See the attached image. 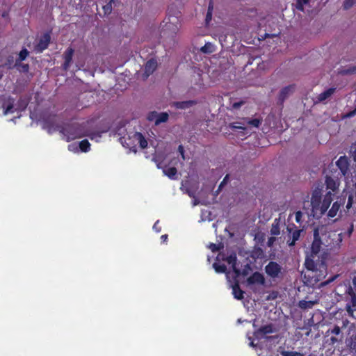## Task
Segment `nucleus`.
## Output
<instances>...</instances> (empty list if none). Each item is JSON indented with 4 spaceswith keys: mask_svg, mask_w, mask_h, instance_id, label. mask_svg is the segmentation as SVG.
<instances>
[{
    "mask_svg": "<svg viewBox=\"0 0 356 356\" xmlns=\"http://www.w3.org/2000/svg\"><path fill=\"white\" fill-rule=\"evenodd\" d=\"M42 127L49 134L58 131L66 138L67 141L72 140L78 138L88 135L86 123L81 124L73 122L58 125L55 123L54 118L46 119L43 121Z\"/></svg>",
    "mask_w": 356,
    "mask_h": 356,
    "instance_id": "obj_1",
    "label": "nucleus"
},
{
    "mask_svg": "<svg viewBox=\"0 0 356 356\" xmlns=\"http://www.w3.org/2000/svg\"><path fill=\"white\" fill-rule=\"evenodd\" d=\"M321 202V196L318 195V193L316 192L312 194L311 202H307V204L309 206L312 207L311 209H306L305 206H304L303 210H305V213L307 215V216L309 218L310 216H312L314 218L318 219L321 215H318L317 212H320L321 208H319Z\"/></svg>",
    "mask_w": 356,
    "mask_h": 356,
    "instance_id": "obj_2",
    "label": "nucleus"
},
{
    "mask_svg": "<svg viewBox=\"0 0 356 356\" xmlns=\"http://www.w3.org/2000/svg\"><path fill=\"white\" fill-rule=\"evenodd\" d=\"M282 267L276 261H270L265 266V272L272 279L279 278L282 276Z\"/></svg>",
    "mask_w": 356,
    "mask_h": 356,
    "instance_id": "obj_3",
    "label": "nucleus"
},
{
    "mask_svg": "<svg viewBox=\"0 0 356 356\" xmlns=\"http://www.w3.org/2000/svg\"><path fill=\"white\" fill-rule=\"evenodd\" d=\"M125 125L126 122L122 120L119 122L113 129V132L115 135L120 136L119 140L124 147H129L130 143L127 142V140L125 138V136L127 134Z\"/></svg>",
    "mask_w": 356,
    "mask_h": 356,
    "instance_id": "obj_4",
    "label": "nucleus"
},
{
    "mask_svg": "<svg viewBox=\"0 0 356 356\" xmlns=\"http://www.w3.org/2000/svg\"><path fill=\"white\" fill-rule=\"evenodd\" d=\"M314 241L311 245V257H315L321 250L322 243L319 237L318 228L314 229Z\"/></svg>",
    "mask_w": 356,
    "mask_h": 356,
    "instance_id": "obj_5",
    "label": "nucleus"
},
{
    "mask_svg": "<svg viewBox=\"0 0 356 356\" xmlns=\"http://www.w3.org/2000/svg\"><path fill=\"white\" fill-rule=\"evenodd\" d=\"M286 229L289 232V238L292 239L291 242L288 241L289 245L290 246L294 245L296 242L299 239L302 229H298L296 227V224H287Z\"/></svg>",
    "mask_w": 356,
    "mask_h": 356,
    "instance_id": "obj_6",
    "label": "nucleus"
},
{
    "mask_svg": "<svg viewBox=\"0 0 356 356\" xmlns=\"http://www.w3.org/2000/svg\"><path fill=\"white\" fill-rule=\"evenodd\" d=\"M51 40L49 33H44L40 39L38 43L35 46L34 49L36 52L41 53L46 49Z\"/></svg>",
    "mask_w": 356,
    "mask_h": 356,
    "instance_id": "obj_7",
    "label": "nucleus"
},
{
    "mask_svg": "<svg viewBox=\"0 0 356 356\" xmlns=\"http://www.w3.org/2000/svg\"><path fill=\"white\" fill-rule=\"evenodd\" d=\"M337 166L340 170L342 175L346 176L349 172V159L346 156H341L336 162Z\"/></svg>",
    "mask_w": 356,
    "mask_h": 356,
    "instance_id": "obj_8",
    "label": "nucleus"
},
{
    "mask_svg": "<svg viewBox=\"0 0 356 356\" xmlns=\"http://www.w3.org/2000/svg\"><path fill=\"white\" fill-rule=\"evenodd\" d=\"M265 278L263 274H261L259 272H254L253 273L248 279H247V283L248 285H252V284H260V285H264L265 284Z\"/></svg>",
    "mask_w": 356,
    "mask_h": 356,
    "instance_id": "obj_9",
    "label": "nucleus"
},
{
    "mask_svg": "<svg viewBox=\"0 0 356 356\" xmlns=\"http://www.w3.org/2000/svg\"><path fill=\"white\" fill-rule=\"evenodd\" d=\"M274 332L275 330L273 329V325L272 324H268L263 325L257 330H255L254 332V336L257 339H260L264 335L267 334H271L273 333Z\"/></svg>",
    "mask_w": 356,
    "mask_h": 356,
    "instance_id": "obj_10",
    "label": "nucleus"
},
{
    "mask_svg": "<svg viewBox=\"0 0 356 356\" xmlns=\"http://www.w3.org/2000/svg\"><path fill=\"white\" fill-rule=\"evenodd\" d=\"M157 66L156 61L154 59L148 60L144 67V73L143 74V79H147L148 76L152 74L156 70Z\"/></svg>",
    "mask_w": 356,
    "mask_h": 356,
    "instance_id": "obj_11",
    "label": "nucleus"
},
{
    "mask_svg": "<svg viewBox=\"0 0 356 356\" xmlns=\"http://www.w3.org/2000/svg\"><path fill=\"white\" fill-rule=\"evenodd\" d=\"M74 50L72 47H68L67 50L65 51L63 56L65 59V62L63 65V69L65 71H67L72 61V56L74 54Z\"/></svg>",
    "mask_w": 356,
    "mask_h": 356,
    "instance_id": "obj_12",
    "label": "nucleus"
},
{
    "mask_svg": "<svg viewBox=\"0 0 356 356\" xmlns=\"http://www.w3.org/2000/svg\"><path fill=\"white\" fill-rule=\"evenodd\" d=\"M294 91V86L290 85L283 88L279 94V102L282 104Z\"/></svg>",
    "mask_w": 356,
    "mask_h": 356,
    "instance_id": "obj_13",
    "label": "nucleus"
},
{
    "mask_svg": "<svg viewBox=\"0 0 356 356\" xmlns=\"http://www.w3.org/2000/svg\"><path fill=\"white\" fill-rule=\"evenodd\" d=\"M131 138H133L134 140L137 141L142 149L147 147V141L141 133L135 132L133 134L131 137L129 136L127 140L129 141Z\"/></svg>",
    "mask_w": 356,
    "mask_h": 356,
    "instance_id": "obj_14",
    "label": "nucleus"
},
{
    "mask_svg": "<svg viewBox=\"0 0 356 356\" xmlns=\"http://www.w3.org/2000/svg\"><path fill=\"white\" fill-rule=\"evenodd\" d=\"M250 257L256 261L257 259H264L266 257V254L261 248L255 246L250 252Z\"/></svg>",
    "mask_w": 356,
    "mask_h": 356,
    "instance_id": "obj_15",
    "label": "nucleus"
},
{
    "mask_svg": "<svg viewBox=\"0 0 356 356\" xmlns=\"http://www.w3.org/2000/svg\"><path fill=\"white\" fill-rule=\"evenodd\" d=\"M197 104L195 100H187L182 102H175L173 103L175 107L177 109H186Z\"/></svg>",
    "mask_w": 356,
    "mask_h": 356,
    "instance_id": "obj_16",
    "label": "nucleus"
},
{
    "mask_svg": "<svg viewBox=\"0 0 356 356\" xmlns=\"http://www.w3.org/2000/svg\"><path fill=\"white\" fill-rule=\"evenodd\" d=\"M335 88H330L322 93L319 94L317 97V100L315 103L322 102L329 99L335 92Z\"/></svg>",
    "mask_w": 356,
    "mask_h": 356,
    "instance_id": "obj_17",
    "label": "nucleus"
},
{
    "mask_svg": "<svg viewBox=\"0 0 356 356\" xmlns=\"http://www.w3.org/2000/svg\"><path fill=\"white\" fill-rule=\"evenodd\" d=\"M325 184L327 188L332 190L333 191H335L339 186V182L337 179H334L328 175L325 177Z\"/></svg>",
    "mask_w": 356,
    "mask_h": 356,
    "instance_id": "obj_18",
    "label": "nucleus"
},
{
    "mask_svg": "<svg viewBox=\"0 0 356 356\" xmlns=\"http://www.w3.org/2000/svg\"><path fill=\"white\" fill-rule=\"evenodd\" d=\"M338 74L342 76L355 74H356V65H348L338 69Z\"/></svg>",
    "mask_w": 356,
    "mask_h": 356,
    "instance_id": "obj_19",
    "label": "nucleus"
},
{
    "mask_svg": "<svg viewBox=\"0 0 356 356\" xmlns=\"http://www.w3.org/2000/svg\"><path fill=\"white\" fill-rule=\"evenodd\" d=\"M232 293L234 298L237 300H242L244 298V291L241 290L238 282H236L232 286Z\"/></svg>",
    "mask_w": 356,
    "mask_h": 356,
    "instance_id": "obj_20",
    "label": "nucleus"
},
{
    "mask_svg": "<svg viewBox=\"0 0 356 356\" xmlns=\"http://www.w3.org/2000/svg\"><path fill=\"white\" fill-rule=\"evenodd\" d=\"M350 297V298L348 303L346 304V309L348 314L352 315L356 309V294Z\"/></svg>",
    "mask_w": 356,
    "mask_h": 356,
    "instance_id": "obj_21",
    "label": "nucleus"
},
{
    "mask_svg": "<svg viewBox=\"0 0 356 356\" xmlns=\"http://www.w3.org/2000/svg\"><path fill=\"white\" fill-rule=\"evenodd\" d=\"M318 300H300L298 302V307L301 309H312L315 305L318 304Z\"/></svg>",
    "mask_w": 356,
    "mask_h": 356,
    "instance_id": "obj_22",
    "label": "nucleus"
},
{
    "mask_svg": "<svg viewBox=\"0 0 356 356\" xmlns=\"http://www.w3.org/2000/svg\"><path fill=\"white\" fill-rule=\"evenodd\" d=\"M343 234L342 232L337 233V231L330 232L329 234V237L332 238V241H334V243L333 242L334 246L340 245V243L343 241Z\"/></svg>",
    "mask_w": 356,
    "mask_h": 356,
    "instance_id": "obj_23",
    "label": "nucleus"
},
{
    "mask_svg": "<svg viewBox=\"0 0 356 356\" xmlns=\"http://www.w3.org/2000/svg\"><path fill=\"white\" fill-rule=\"evenodd\" d=\"M344 201L342 199L336 201L328 212V216L330 217H334L337 215V211L339 210L341 205L343 204Z\"/></svg>",
    "mask_w": 356,
    "mask_h": 356,
    "instance_id": "obj_24",
    "label": "nucleus"
},
{
    "mask_svg": "<svg viewBox=\"0 0 356 356\" xmlns=\"http://www.w3.org/2000/svg\"><path fill=\"white\" fill-rule=\"evenodd\" d=\"M29 98L21 97L17 102L16 110L24 111L29 104Z\"/></svg>",
    "mask_w": 356,
    "mask_h": 356,
    "instance_id": "obj_25",
    "label": "nucleus"
},
{
    "mask_svg": "<svg viewBox=\"0 0 356 356\" xmlns=\"http://www.w3.org/2000/svg\"><path fill=\"white\" fill-rule=\"evenodd\" d=\"M330 195H331V193H330V192H329L327 193V195L325 196V197L323 200V205L321 207L319 215L321 216L322 214H323L326 211L327 207L330 205V204L331 202Z\"/></svg>",
    "mask_w": 356,
    "mask_h": 356,
    "instance_id": "obj_26",
    "label": "nucleus"
},
{
    "mask_svg": "<svg viewBox=\"0 0 356 356\" xmlns=\"http://www.w3.org/2000/svg\"><path fill=\"white\" fill-rule=\"evenodd\" d=\"M305 266L306 268L309 270L316 271L317 270L316 264H315L313 259L310 258L309 257H307L305 262Z\"/></svg>",
    "mask_w": 356,
    "mask_h": 356,
    "instance_id": "obj_27",
    "label": "nucleus"
},
{
    "mask_svg": "<svg viewBox=\"0 0 356 356\" xmlns=\"http://www.w3.org/2000/svg\"><path fill=\"white\" fill-rule=\"evenodd\" d=\"M168 118H169V115L167 113H165V112L161 113H157V118L156 119L155 124L159 125V124H161L162 122H165L168 121Z\"/></svg>",
    "mask_w": 356,
    "mask_h": 356,
    "instance_id": "obj_28",
    "label": "nucleus"
},
{
    "mask_svg": "<svg viewBox=\"0 0 356 356\" xmlns=\"http://www.w3.org/2000/svg\"><path fill=\"white\" fill-rule=\"evenodd\" d=\"M78 143L80 151L87 152L90 150V144L87 139L83 140Z\"/></svg>",
    "mask_w": 356,
    "mask_h": 356,
    "instance_id": "obj_29",
    "label": "nucleus"
},
{
    "mask_svg": "<svg viewBox=\"0 0 356 356\" xmlns=\"http://www.w3.org/2000/svg\"><path fill=\"white\" fill-rule=\"evenodd\" d=\"M215 50L214 46L211 42H207L201 47L200 51L204 54H211Z\"/></svg>",
    "mask_w": 356,
    "mask_h": 356,
    "instance_id": "obj_30",
    "label": "nucleus"
},
{
    "mask_svg": "<svg viewBox=\"0 0 356 356\" xmlns=\"http://www.w3.org/2000/svg\"><path fill=\"white\" fill-rule=\"evenodd\" d=\"M177 170L175 167L168 168L163 170V173L171 179H174Z\"/></svg>",
    "mask_w": 356,
    "mask_h": 356,
    "instance_id": "obj_31",
    "label": "nucleus"
},
{
    "mask_svg": "<svg viewBox=\"0 0 356 356\" xmlns=\"http://www.w3.org/2000/svg\"><path fill=\"white\" fill-rule=\"evenodd\" d=\"M213 267L216 273H224L227 270V266L225 264H220L216 262L213 264Z\"/></svg>",
    "mask_w": 356,
    "mask_h": 356,
    "instance_id": "obj_32",
    "label": "nucleus"
},
{
    "mask_svg": "<svg viewBox=\"0 0 356 356\" xmlns=\"http://www.w3.org/2000/svg\"><path fill=\"white\" fill-rule=\"evenodd\" d=\"M213 8V3H212L211 0H210L209 4L208 6L207 13L206 15V19H205V22H206L207 24H208L212 19Z\"/></svg>",
    "mask_w": 356,
    "mask_h": 356,
    "instance_id": "obj_33",
    "label": "nucleus"
},
{
    "mask_svg": "<svg viewBox=\"0 0 356 356\" xmlns=\"http://www.w3.org/2000/svg\"><path fill=\"white\" fill-rule=\"evenodd\" d=\"M229 180V175H226L225 177H224L223 180L220 184L218 190L215 192V193H214L215 195H218V194L221 191L222 188L228 183Z\"/></svg>",
    "mask_w": 356,
    "mask_h": 356,
    "instance_id": "obj_34",
    "label": "nucleus"
},
{
    "mask_svg": "<svg viewBox=\"0 0 356 356\" xmlns=\"http://www.w3.org/2000/svg\"><path fill=\"white\" fill-rule=\"evenodd\" d=\"M296 8L301 11L304 10V5H307L309 3L310 0H296Z\"/></svg>",
    "mask_w": 356,
    "mask_h": 356,
    "instance_id": "obj_35",
    "label": "nucleus"
},
{
    "mask_svg": "<svg viewBox=\"0 0 356 356\" xmlns=\"http://www.w3.org/2000/svg\"><path fill=\"white\" fill-rule=\"evenodd\" d=\"M281 355L282 356H304V355L300 352L288 350L282 351Z\"/></svg>",
    "mask_w": 356,
    "mask_h": 356,
    "instance_id": "obj_36",
    "label": "nucleus"
},
{
    "mask_svg": "<svg viewBox=\"0 0 356 356\" xmlns=\"http://www.w3.org/2000/svg\"><path fill=\"white\" fill-rule=\"evenodd\" d=\"M14 102H15L14 99H12V98L8 99L7 107H6V110L4 111L5 115H6L9 112H13V108L14 107Z\"/></svg>",
    "mask_w": 356,
    "mask_h": 356,
    "instance_id": "obj_37",
    "label": "nucleus"
},
{
    "mask_svg": "<svg viewBox=\"0 0 356 356\" xmlns=\"http://www.w3.org/2000/svg\"><path fill=\"white\" fill-rule=\"evenodd\" d=\"M29 55V51L26 49L23 48L19 54L18 58L19 60L24 61L26 57Z\"/></svg>",
    "mask_w": 356,
    "mask_h": 356,
    "instance_id": "obj_38",
    "label": "nucleus"
},
{
    "mask_svg": "<svg viewBox=\"0 0 356 356\" xmlns=\"http://www.w3.org/2000/svg\"><path fill=\"white\" fill-rule=\"evenodd\" d=\"M350 156L353 159L355 164V168H356V147L355 145H352L350 149Z\"/></svg>",
    "mask_w": 356,
    "mask_h": 356,
    "instance_id": "obj_39",
    "label": "nucleus"
},
{
    "mask_svg": "<svg viewBox=\"0 0 356 356\" xmlns=\"http://www.w3.org/2000/svg\"><path fill=\"white\" fill-rule=\"evenodd\" d=\"M356 3V0H345L343 7L345 10H348Z\"/></svg>",
    "mask_w": 356,
    "mask_h": 356,
    "instance_id": "obj_40",
    "label": "nucleus"
},
{
    "mask_svg": "<svg viewBox=\"0 0 356 356\" xmlns=\"http://www.w3.org/2000/svg\"><path fill=\"white\" fill-rule=\"evenodd\" d=\"M112 1L113 0H111L108 3L103 6L104 15H109L112 12Z\"/></svg>",
    "mask_w": 356,
    "mask_h": 356,
    "instance_id": "obj_41",
    "label": "nucleus"
},
{
    "mask_svg": "<svg viewBox=\"0 0 356 356\" xmlns=\"http://www.w3.org/2000/svg\"><path fill=\"white\" fill-rule=\"evenodd\" d=\"M68 149L71 152H79L80 150H79V143H73L70 145H68Z\"/></svg>",
    "mask_w": 356,
    "mask_h": 356,
    "instance_id": "obj_42",
    "label": "nucleus"
},
{
    "mask_svg": "<svg viewBox=\"0 0 356 356\" xmlns=\"http://www.w3.org/2000/svg\"><path fill=\"white\" fill-rule=\"evenodd\" d=\"M261 123V120L257 118L249 120L248 124L254 127H259V125Z\"/></svg>",
    "mask_w": 356,
    "mask_h": 356,
    "instance_id": "obj_43",
    "label": "nucleus"
},
{
    "mask_svg": "<svg viewBox=\"0 0 356 356\" xmlns=\"http://www.w3.org/2000/svg\"><path fill=\"white\" fill-rule=\"evenodd\" d=\"M280 224H273L271 229V234L273 235H278L280 234Z\"/></svg>",
    "mask_w": 356,
    "mask_h": 356,
    "instance_id": "obj_44",
    "label": "nucleus"
},
{
    "mask_svg": "<svg viewBox=\"0 0 356 356\" xmlns=\"http://www.w3.org/2000/svg\"><path fill=\"white\" fill-rule=\"evenodd\" d=\"M29 69H30V67H29V64H24V63H23V64L20 66V68H19L18 71H19V72L27 73V72H29Z\"/></svg>",
    "mask_w": 356,
    "mask_h": 356,
    "instance_id": "obj_45",
    "label": "nucleus"
},
{
    "mask_svg": "<svg viewBox=\"0 0 356 356\" xmlns=\"http://www.w3.org/2000/svg\"><path fill=\"white\" fill-rule=\"evenodd\" d=\"M88 136H89L91 139L97 138H101L102 133L101 132H92L89 133L88 131Z\"/></svg>",
    "mask_w": 356,
    "mask_h": 356,
    "instance_id": "obj_46",
    "label": "nucleus"
},
{
    "mask_svg": "<svg viewBox=\"0 0 356 356\" xmlns=\"http://www.w3.org/2000/svg\"><path fill=\"white\" fill-rule=\"evenodd\" d=\"M209 248L213 252H216L220 249V246L219 245L213 243H210Z\"/></svg>",
    "mask_w": 356,
    "mask_h": 356,
    "instance_id": "obj_47",
    "label": "nucleus"
},
{
    "mask_svg": "<svg viewBox=\"0 0 356 356\" xmlns=\"http://www.w3.org/2000/svg\"><path fill=\"white\" fill-rule=\"evenodd\" d=\"M22 60H19V58H17L16 60H15V64L13 65V67H9V68H16L17 70H19V68H20V66L22 65Z\"/></svg>",
    "mask_w": 356,
    "mask_h": 356,
    "instance_id": "obj_48",
    "label": "nucleus"
},
{
    "mask_svg": "<svg viewBox=\"0 0 356 356\" xmlns=\"http://www.w3.org/2000/svg\"><path fill=\"white\" fill-rule=\"evenodd\" d=\"M303 213H305V214H306V213H305V210H304V211H303V212H302V211H297V212L296 213V220L297 222H300V220H301V218H302V214H303Z\"/></svg>",
    "mask_w": 356,
    "mask_h": 356,
    "instance_id": "obj_49",
    "label": "nucleus"
},
{
    "mask_svg": "<svg viewBox=\"0 0 356 356\" xmlns=\"http://www.w3.org/2000/svg\"><path fill=\"white\" fill-rule=\"evenodd\" d=\"M331 333L339 335L341 333V328L338 325H334V327L331 330Z\"/></svg>",
    "mask_w": 356,
    "mask_h": 356,
    "instance_id": "obj_50",
    "label": "nucleus"
},
{
    "mask_svg": "<svg viewBox=\"0 0 356 356\" xmlns=\"http://www.w3.org/2000/svg\"><path fill=\"white\" fill-rule=\"evenodd\" d=\"M245 104L244 101H240L238 102H235L232 104V108L234 109H238L241 106Z\"/></svg>",
    "mask_w": 356,
    "mask_h": 356,
    "instance_id": "obj_51",
    "label": "nucleus"
},
{
    "mask_svg": "<svg viewBox=\"0 0 356 356\" xmlns=\"http://www.w3.org/2000/svg\"><path fill=\"white\" fill-rule=\"evenodd\" d=\"M346 293L348 294V296H352L353 295H356V292L353 288V286H349L348 288Z\"/></svg>",
    "mask_w": 356,
    "mask_h": 356,
    "instance_id": "obj_52",
    "label": "nucleus"
},
{
    "mask_svg": "<svg viewBox=\"0 0 356 356\" xmlns=\"http://www.w3.org/2000/svg\"><path fill=\"white\" fill-rule=\"evenodd\" d=\"M353 202V195H350L348 197V203L346 204V208L348 209L352 207Z\"/></svg>",
    "mask_w": 356,
    "mask_h": 356,
    "instance_id": "obj_53",
    "label": "nucleus"
},
{
    "mask_svg": "<svg viewBox=\"0 0 356 356\" xmlns=\"http://www.w3.org/2000/svg\"><path fill=\"white\" fill-rule=\"evenodd\" d=\"M154 118H157V112L153 111L149 113V115L147 117V120L149 121H152L154 120Z\"/></svg>",
    "mask_w": 356,
    "mask_h": 356,
    "instance_id": "obj_54",
    "label": "nucleus"
},
{
    "mask_svg": "<svg viewBox=\"0 0 356 356\" xmlns=\"http://www.w3.org/2000/svg\"><path fill=\"white\" fill-rule=\"evenodd\" d=\"M236 260V257L235 255H230L227 258V261L229 264H234Z\"/></svg>",
    "mask_w": 356,
    "mask_h": 356,
    "instance_id": "obj_55",
    "label": "nucleus"
},
{
    "mask_svg": "<svg viewBox=\"0 0 356 356\" xmlns=\"http://www.w3.org/2000/svg\"><path fill=\"white\" fill-rule=\"evenodd\" d=\"M178 152L180 153V154L181 155L182 158L184 159H185L184 149L183 145H179V147H178Z\"/></svg>",
    "mask_w": 356,
    "mask_h": 356,
    "instance_id": "obj_56",
    "label": "nucleus"
},
{
    "mask_svg": "<svg viewBox=\"0 0 356 356\" xmlns=\"http://www.w3.org/2000/svg\"><path fill=\"white\" fill-rule=\"evenodd\" d=\"M275 238L274 237H270V238H268V243H268V245L269 247H270V246L273 245V242L275 241Z\"/></svg>",
    "mask_w": 356,
    "mask_h": 356,
    "instance_id": "obj_57",
    "label": "nucleus"
},
{
    "mask_svg": "<svg viewBox=\"0 0 356 356\" xmlns=\"http://www.w3.org/2000/svg\"><path fill=\"white\" fill-rule=\"evenodd\" d=\"M168 234H163L161 236V240L162 243H165L168 240Z\"/></svg>",
    "mask_w": 356,
    "mask_h": 356,
    "instance_id": "obj_58",
    "label": "nucleus"
},
{
    "mask_svg": "<svg viewBox=\"0 0 356 356\" xmlns=\"http://www.w3.org/2000/svg\"><path fill=\"white\" fill-rule=\"evenodd\" d=\"M353 231V224H350V227L348 230L347 234L348 236L351 235L352 232Z\"/></svg>",
    "mask_w": 356,
    "mask_h": 356,
    "instance_id": "obj_59",
    "label": "nucleus"
},
{
    "mask_svg": "<svg viewBox=\"0 0 356 356\" xmlns=\"http://www.w3.org/2000/svg\"><path fill=\"white\" fill-rule=\"evenodd\" d=\"M159 224H154L153 229L156 232H159L161 231V227L158 228Z\"/></svg>",
    "mask_w": 356,
    "mask_h": 356,
    "instance_id": "obj_60",
    "label": "nucleus"
},
{
    "mask_svg": "<svg viewBox=\"0 0 356 356\" xmlns=\"http://www.w3.org/2000/svg\"><path fill=\"white\" fill-rule=\"evenodd\" d=\"M127 147L129 148L130 150L133 151L135 153L137 152V149H136V145H134V146L131 147V144H130L129 147Z\"/></svg>",
    "mask_w": 356,
    "mask_h": 356,
    "instance_id": "obj_61",
    "label": "nucleus"
},
{
    "mask_svg": "<svg viewBox=\"0 0 356 356\" xmlns=\"http://www.w3.org/2000/svg\"><path fill=\"white\" fill-rule=\"evenodd\" d=\"M353 286L356 292V277H355L353 279Z\"/></svg>",
    "mask_w": 356,
    "mask_h": 356,
    "instance_id": "obj_62",
    "label": "nucleus"
},
{
    "mask_svg": "<svg viewBox=\"0 0 356 356\" xmlns=\"http://www.w3.org/2000/svg\"><path fill=\"white\" fill-rule=\"evenodd\" d=\"M236 124H237V122L236 123H233L232 127L234 128V129H243L242 127L241 126H237L236 125Z\"/></svg>",
    "mask_w": 356,
    "mask_h": 356,
    "instance_id": "obj_63",
    "label": "nucleus"
},
{
    "mask_svg": "<svg viewBox=\"0 0 356 356\" xmlns=\"http://www.w3.org/2000/svg\"><path fill=\"white\" fill-rule=\"evenodd\" d=\"M330 340H331V341H332V343H336V342L338 341V340H337V338H335L334 337H332L330 338Z\"/></svg>",
    "mask_w": 356,
    "mask_h": 356,
    "instance_id": "obj_64",
    "label": "nucleus"
}]
</instances>
